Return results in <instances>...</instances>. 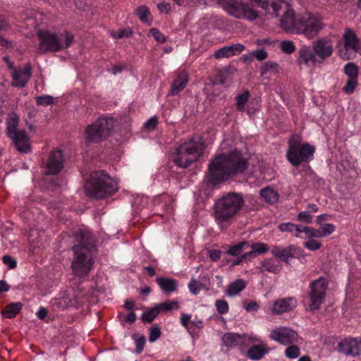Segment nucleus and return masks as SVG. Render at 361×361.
<instances>
[{"mask_svg":"<svg viewBox=\"0 0 361 361\" xmlns=\"http://www.w3.org/2000/svg\"><path fill=\"white\" fill-rule=\"evenodd\" d=\"M285 355L290 359L297 358L300 355V349L296 345H290L286 349Z\"/></svg>","mask_w":361,"mask_h":361,"instance_id":"obj_49","label":"nucleus"},{"mask_svg":"<svg viewBox=\"0 0 361 361\" xmlns=\"http://www.w3.org/2000/svg\"><path fill=\"white\" fill-rule=\"evenodd\" d=\"M253 6H257L262 8L266 12L272 16L277 17L281 9L283 2L280 0H250Z\"/></svg>","mask_w":361,"mask_h":361,"instance_id":"obj_21","label":"nucleus"},{"mask_svg":"<svg viewBox=\"0 0 361 361\" xmlns=\"http://www.w3.org/2000/svg\"><path fill=\"white\" fill-rule=\"evenodd\" d=\"M133 339L135 344V352L137 354H140L144 348L145 344V337L142 335H134Z\"/></svg>","mask_w":361,"mask_h":361,"instance_id":"obj_45","label":"nucleus"},{"mask_svg":"<svg viewBox=\"0 0 361 361\" xmlns=\"http://www.w3.org/2000/svg\"><path fill=\"white\" fill-rule=\"evenodd\" d=\"M76 236L79 243L73 247L74 257L71 268L74 275L80 279L87 276L92 269L94 241L89 231H79Z\"/></svg>","mask_w":361,"mask_h":361,"instance_id":"obj_1","label":"nucleus"},{"mask_svg":"<svg viewBox=\"0 0 361 361\" xmlns=\"http://www.w3.org/2000/svg\"><path fill=\"white\" fill-rule=\"evenodd\" d=\"M188 289L193 295H197L202 290H205L199 280L192 278L188 283Z\"/></svg>","mask_w":361,"mask_h":361,"instance_id":"obj_40","label":"nucleus"},{"mask_svg":"<svg viewBox=\"0 0 361 361\" xmlns=\"http://www.w3.org/2000/svg\"><path fill=\"white\" fill-rule=\"evenodd\" d=\"M2 261L5 264L8 265L9 269H14L16 267V261L9 255H4L2 257Z\"/></svg>","mask_w":361,"mask_h":361,"instance_id":"obj_58","label":"nucleus"},{"mask_svg":"<svg viewBox=\"0 0 361 361\" xmlns=\"http://www.w3.org/2000/svg\"><path fill=\"white\" fill-rule=\"evenodd\" d=\"M198 280L202 283L203 288H204L206 290H209L210 289L211 281L210 277L208 274L200 275Z\"/></svg>","mask_w":361,"mask_h":361,"instance_id":"obj_55","label":"nucleus"},{"mask_svg":"<svg viewBox=\"0 0 361 361\" xmlns=\"http://www.w3.org/2000/svg\"><path fill=\"white\" fill-rule=\"evenodd\" d=\"M176 166L180 168H185L192 162V159H173Z\"/></svg>","mask_w":361,"mask_h":361,"instance_id":"obj_61","label":"nucleus"},{"mask_svg":"<svg viewBox=\"0 0 361 361\" xmlns=\"http://www.w3.org/2000/svg\"><path fill=\"white\" fill-rule=\"evenodd\" d=\"M298 63H304L307 66H315L318 63L313 49L307 45H302L298 50Z\"/></svg>","mask_w":361,"mask_h":361,"instance_id":"obj_24","label":"nucleus"},{"mask_svg":"<svg viewBox=\"0 0 361 361\" xmlns=\"http://www.w3.org/2000/svg\"><path fill=\"white\" fill-rule=\"evenodd\" d=\"M297 34L304 35L307 38L312 39L316 37L324 27L320 19L310 13L300 16Z\"/></svg>","mask_w":361,"mask_h":361,"instance_id":"obj_9","label":"nucleus"},{"mask_svg":"<svg viewBox=\"0 0 361 361\" xmlns=\"http://www.w3.org/2000/svg\"><path fill=\"white\" fill-rule=\"evenodd\" d=\"M262 268L270 273H277L281 270V266L279 262L272 259H267L262 262Z\"/></svg>","mask_w":361,"mask_h":361,"instance_id":"obj_34","label":"nucleus"},{"mask_svg":"<svg viewBox=\"0 0 361 361\" xmlns=\"http://www.w3.org/2000/svg\"><path fill=\"white\" fill-rule=\"evenodd\" d=\"M296 219L297 221L302 223L311 224L312 222L313 216L310 212L304 211L298 213Z\"/></svg>","mask_w":361,"mask_h":361,"instance_id":"obj_50","label":"nucleus"},{"mask_svg":"<svg viewBox=\"0 0 361 361\" xmlns=\"http://www.w3.org/2000/svg\"><path fill=\"white\" fill-rule=\"evenodd\" d=\"M319 231L318 234L319 238H324L328 236L335 231V226L332 224H324L317 228Z\"/></svg>","mask_w":361,"mask_h":361,"instance_id":"obj_42","label":"nucleus"},{"mask_svg":"<svg viewBox=\"0 0 361 361\" xmlns=\"http://www.w3.org/2000/svg\"><path fill=\"white\" fill-rule=\"evenodd\" d=\"M161 336L160 329L157 326H154L150 329L149 331V341L150 343H154Z\"/></svg>","mask_w":361,"mask_h":361,"instance_id":"obj_54","label":"nucleus"},{"mask_svg":"<svg viewBox=\"0 0 361 361\" xmlns=\"http://www.w3.org/2000/svg\"><path fill=\"white\" fill-rule=\"evenodd\" d=\"M245 308L247 312H257L259 310V305L256 302L251 301L245 306Z\"/></svg>","mask_w":361,"mask_h":361,"instance_id":"obj_64","label":"nucleus"},{"mask_svg":"<svg viewBox=\"0 0 361 361\" xmlns=\"http://www.w3.org/2000/svg\"><path fill=\"white\" fill-rule=\"evenodd\" d=\"M278 63L269 61L265 62L260 69L261 76H264L267 73L275 74L278 72Z\"/></svg>","mask_w":361,"mask_h":361,"instance_id":"obj_36","label":"nucleus"},{"mask_svg":"<svg viewBox=\"0 0 361 361\" xmlns=\"http://www.w3.org/2000/svg\"><path fill=\"white\" fill-rule=\"evenodd\" d=\"M156 281L161 289L164 292L172 293L177 288V282L173 279L157 278Z\"/></svg>","mask_w":361,"mask_h":361,"instance_id":"obj_28","label":"nucleus"},{"mask_svg":"<svg viewBox=\"0 0 361 361\" xmlns=\"http://www.w3.org/2000/svg\"><path fill=\"white\" fill-rule=\"evenodd\" d=\"M159 311L158 310L157 306L152 308L149 311L145 312L142 314V320L145 322H152L155 317L159 314Z\"/></svg>","mask_w":361,"mask_h":361,"instance_id":"obj_43","label":"nucleus"},{"mask_svg":"<svg viewBox=\"0 0 361 361\" xmlns=\"http://www.w3.org/2000/svg\"><path fill=\"white\" fill-rule=\"evenodd\" d=\"M302 140L298 135H292L288 141V149L286 158H310L315 152L314 146L309 143H301Z\"/></svg>","mask_w":361,"mask_h":361,"instance_id":"obj_10","label":"nucleus"},{"mask_svg":"<svg viewBox=\"0 0 361 361\" xmlns=\"http://www.w3.org/2000/svg\"><path fill=\"white\" fill-rule=\"evenodd\" d=\"M247 166V159H212L209 166L208 180L216 185L243 173Z\"/></svg>","mask_w":361,"mask_h":361,"instance_id":"obj_2","label":"nucleus"},{"mask_svg":"<svg viewBox=\"0 0 361 361\" xmlns=\"http://www.w3.org/2000/svg\"><path fill=\"white\" fill-rule=\"evenodd\" d=\"M328 286V281L322 277L311 282L309 293L310 308L311 310L314 311L319 309L326 297Z\"/></svg>","mask_w":361,"mask_h":361,"instance_id":"obj_11","label":"nucleus"},{"mask_svg":"<svg viewBox=\"0 0 361 361\" xmlns=\"http://www.w3.org/2000/svg\"><path fill=\"white\" fill-rule=\"evenodd\" d=\"M303 233L305 236L302 235L301 238L305 239H314V238H319L318 234L319 231L317 228H314L312 227L305 226L300 225L299 230V235Z\"/></svg>","mask_w":361,"mask_h":361,"instance_id":"obj_33","label":"nucleus"},{"mask_svg":"<svg viewBox=\"0 0 361 361\" xmlns=\"http://www.w3.org/2000/svg\"><path fill=\"white\" fill-rule=\"evenodd\" d=\"M249 96L250 93L246 90L243 94H238L236 97V108L238 111H243L244 109L245 105L248 101Z\"/></svg>","mask_w":361,"mask_h":361,"instance_id":"obj_41","label":"nucleus"},{"mask_svg":"<svg viewBox=\"0 0 361 361\" xmlns=\"http://www.w3.org/2000/svg\"><path fill=\"white\" fill-rule=\"evenodd\" d=\"M21 308L22 304L20 302H13L8 305L5 310L2 311V315L6 318H13Z\"/></svg>","mask_w":361,"mask_h":361,"instance_id":"obj_32","label":"nucleus"},{"mask_svg":"<svg viewBox=\"0 0 361 361\" xmlns=\"http://www.w3.org/2000/svg\"><path fill=\"white\" fill-rule=\"evenodd\" d=\"M32 75V66L27 63L23 68L14 69L12 72L13 85L18 87H24Z\"/></svg>","mask_w":361,"mask_h":361,"instance_id":"obj_20","label":"nucleus"},{"mask_svg":"<svg viewBox=\"0 0 361 361\" xmlns=\"http://www.w3.org/2000/svg\"><path fill=\"white\" fill-rule=\"evenodd\" d=\"M271 253L287 264L289 263L291 259H305L306 257V254H305L302 250L293 245L286 247L275 246L271 248Z\"/></svg>","mask_w":361,"mask_h":361,"instance_id":"obj_14","label":"nucleus"},{"mask_svg":"<svg viewBox=\"0 0 361 361\" xmlns=\"http://www.w3.org/2000/svg\"><path fill=\"white\" fill-rule=\"evenodd\" d=\"M150 33L156 41L161 43H163L166 41V37L159 30L156 28H152L150 30Z\"/></svg>","mask_w":361,"mask_h":361,"instance_id":"obj_56","label":"nucleus"},{"mask_svg":"<svg viewBox=\"0 0 361 361\" xmlns=\"http://www.w3.org/2000/svg\"><path fill=\"white\" fill-rule=\"evenodd\" d=\"M303 245L306 249L310 251H316L322 247V243L320 241L314 238L307 240L304 243Z\"/></svg>","mask_w":361,"mask_h":361,"instance_id":"obj_48","label":"nucleus"},{"mask_svg":"<svg viewBox=\"0 0 361 361\" xmlns=\"http://www.w3.org/2000/svg\"><path fill=\"white\" fill-rule=\"evenodd\" d=\"M215 307L219 314H224L228 312V304L224 300H217L215 302Z\"/></svg>","mask_w":361,"mask_h":361,"instance_id":"obj_52","label":"nucleus"},{"mask_svg":"<svg viewBox=\"0 0 361 361\" xmlns=\"http://www.w3.org/2000/svg\"><path fill=\"white\" fill-rule=\"evenodd\" d=\"M312 49L318 63H322L333 54V45L330 40L320 38L313 42Z\"/></svg>","mask_w":361,"mask_h":361,"instance_id":"obj_17","label":"nucleus"},{"mask_svg":"<svg viewBox=\"0 0 361 361\" xmlns=\"http://www.w3.org/2000/svg\"><path fill=\"white\" fill-rule=\"evenodd\" d=\"M136 14L142 22H147V17L150 16L149 8L145 6H140L136 10Z\"/></svg>","mask_w":361,"mask_h":361,"instance_id":"obj_46","label":"nucleus"},{"mask_svg":"<svg viewBox=\"0 0 361 361\" xmlns=\"http://www.w3.org/2000/svg\"><path fill=\"white\" fill-rule=\"evenodd\" d=\"M245 49L241 44H234L230 46H224L217 49L214 56L216 59L229 58L240 54Z\"/></svg>","mask_w":361,"mask_h":361,"instance_id":"obj_25","label":"nucleus"},{"mask_svg":"<svg viewBox=\"0 0 361 361\" xmlns=\"http://www.w3.org/2000/svg\"><path fill=\"white\" fill-rule=\"evenodd\" d=\"M280 48L283 53L287 54H293L295 51L294 43L288 40L281 42Z\"/></svg>","mask_w":361,"mask_h":361,"instance_id":"obj_47","label":"nucleus"},{"mask_svg":"<svg viewBox=\"0 0 361 361\" xmlns=\"http://www.w3.org/2000/svg\"><path fill=\"white\" fill-rule=\"evenodd\" d=\"M269 337L271 340L283 345L298 343L299 338L295 331L284 326L276 327L271 330Z\"/></svg>","mask_w":361,"mask_h":361,"instance_id":"obj_15","label":"nucleus"},{"mask_svg":"<svg viewBox=\"0 0 361 361\" xmlns=\"http://www.w3.org/2000/svg\"><path fill=\"white\" fill-rule=\"evenodd\" d=\"M159 312L178 310L179 304L174 300H168L164 302H160L157 305Z\"/></svg>","mask_w":361,"mask_h":361,"instance_id":"obj_37","label":"nucleus"},{"mask_svg":"<svg viewBox=\"0 0 361 361\" xmlns=\"http://www.w3.org/2000/svg\"><path fill=\"white\" fill-rule=\"evenodd\" d=\"M248 243L246 241L240 242L235 245L230 247L227 251V254L231 256H238L241 253L245 247H248Z\"/></svg>","mask_w":361,"mask_h":361,"instance_id":"obj_39","label":"nucleus"},{"mask_svg":"<svg viewBox=\"0 0 361 361\" xmlns=\"http://www.w3.org/2000/svg\"><path fill=\"white\" fill-rule=\"evenodd\" d=\"M300 16L296 17L292 9H287L281 18V26L286 32L297 34Z\"/></svg>","mask_w":361,"mask_h":361,"instance_id":"obj_23","label":"nucleus"},{"mask_svg":"<svg viewBox=\"0 0 361 361\" xmlns=\"http://www.w3.org/2000/svg\"><path fill=\"white\" fill-rule=\"evenodd\" d=\"M188 82V76L185 71H180L174 82H173L169 96H174L178 94L186 86Z\"/></svg>","mask_w":361,"mask_h":361,"instance_id":"obj_26","label":"nucleus"},{"mask_svg":"<svg viewBox=\"0 0 361 361\" xmlns=\"http://www.w3.org/2000/svg\"><path fill=\"white\" fill-rule=\"evenodd\" d=\"M300 225H297L293 223L287 222L282 223L278 226L279 231L281 232H288L292 233L294 236L297 238H302L301 235H299Z\"/></svg>","mask_w":361,"mask_h":361,"instance_id":"obj_31","label":"nucleus"},{"mask_svg":"<svg viewBox=\"0 0 361 361\" xmlns=\"http://www.w3.org/2000/svg\"><path fill=\"white\" fill-rule=\"evenodd\" d=\"M115 127L113 118H99L85 130V140L88 142H99L106 139Z\"/></svg>","mask_w":361,"mask_h":361,"instance_id":"obj_7","label":"nucleus"},{"mask_svg":"<svg viewBox=\"0 0 361 361\" xmlns=\"http://www.w3.org/2000/svg\"><path fill=\"white\" fill-rule=\"evenodd\" d=\"M19 118L15 113L8 114L6 118V132L13 140L16 149L22 153H27L30 150L29 137L24 130H18Z\"/></svg>","mask_w":361,"mask_h":361,"instance_id":"obj_6","label":"nucleus"},{"mask_svg":"<svg viewBox=\"0 0 361 361\" xmlns=\"http://www.w3.org/2000/svg\"><path fill=\"white\" fill-rule=\"evenodd\" d=\"M126 68V66L125 64H116L114 65L109 71L112 74L116 75L123 71Z\"/></svg>","mask_w":361,"mask_h":361,"instance_id":"obj_63","label":"nucleus"},{"mask_svg":"<svg viewBox=\"0 0 361 361\" xmlns=\"http://www.w3.org/2000/svg\"><path fill=\"white\" fill-rule=\"evenodd\" d=\"M339 352L352 356L361 355V338H348L338 344Z\"/></svg>","mask_w":361,"mask_h":361,"instance_id":"obj_19","label":"nucleus"},{"mask_svg":"<svg viewBox=\"0 0 361 361\" xmlns=\"http://www.w3.org/2000/svg\"><path fill=\"white\" fill-rule=\"evenodd\" d=\"M357 84V79L348 78L345 85L343 87V91L346 94H351L354 92Z\"/></svg>","mask_w":361,"mask_h":361,"instance_id":"obj_44","label":"nucleus"},{"mask_svg":"<svg viewBox=\"0 0 361 361\" xmlns=\"http://www.w3.org/2000/svg\"><path fill=\"white\" fill-rule=\"evenodd\" d=\"M157 123H158V120H157V117H152L147 122H145V127L147 129L152 130L155 128Z\"/></svg>","mask_w":361,"mask_h":361,"instance_id":"obj_59","label":"nucleus"},{"mask_svg":"<svg viewBox=\"0 0 361 361\" xmlns=\"http://www.w3.org/2000/svg\"><path fill=\"white\" fill-rule=\"evenodd\" d=\"M246 287V282L243 279H238L231 283L226 290L227 295L233 297L238 295Z\"/></svg>","mask_w":361,"mask_h":361,"instance_id":"obj_29","label":"nucleus"},{"mask_svg":"<svg viewBox=\"0 0 361 361\" xmlns=\"http://www.w3.org/2000/svg\"><path fill=\"white\" fill-rule=\"evenodd\" d=\"M206 145L200 136L191 138L189 141L184 142L178 146L176 149L177 155L182 157L183 155H192L199 158L204 156Z\"/></svg>","mask_w":361,"mask_h":361,"instance_id":"obj_13","label":"nucleus"},{"mask_svg":"<svg viewBox=\"0 0 361 361\" xmlns=\"http://www.w3.org/2000/svg\"><path fill=\"white\" fill-rule=\"evenodd\" d=\"M249 334H235L232 332L226 333L221 338L223 345L227 349L231 350L237 346H239L242 350L245 348L247 342V337H249Z\"/></svg>","mask_w":361,"mask_h":361,"instance_id":"obj_18","label":"nucleus"},{"mask_svg":"<svg viewBox=\"0 0 361 361\" xmlns=\"http://www.w3.org/2000/svg\"><path fill=\"white\" fill-rule=\"evenodd\" d=\"M118 190V183L104 171H95L90 174L85 185L86 193L96 198H104Z\"/></svg>","mask_w":361,"mask_h":361,"instance_id":"obj_4","label":"nucleus"},{"mask_svg":"<svg viewBox=\"0 0 361 361\" xmlns=\"http://www.w3.org/2000/svg\"><path fill=\"white\" fill-rule=\"evenodd\" d=\"M44 165V173L47 174H55L63 168L62 159H47Z\"/></svg>","mask_w":361,"mask_h":361,"instance_id":"obj_27","label":"nucleus"},{"mask_svg":"<svg viewBox=\"0 0 361 361\" xmlns=\"http://www.w3.org/2000/svg\"><path fill=\"white\" fill-rule=\"evenodd\" d=\"M358 66L354 63H348L344 67V73L349 78L357 79Z\"/></svg>","mask_w":361,"mask_h":361,"instance_id":"obj_38","label":"nucleus"},{"mask_svg":"<svg viewBox=\"0 0 361 361\" xmlns=\"http://www.w3.org/2000/svg\"><path fill=\"white\" fill-rule=\"evenodd\" d=\"M209 256L212 261H217L221 258V251L219 250H211L209 251Z\"/></svg>","mask_w":361,"mask_h":361,"instance_id":"obj_60","label":"nucleus"},{"mask_svg":"<svg viewBox=\"0 0 361 361\" xmlns=\"http://www.w3.org/2000/svg\"><path fill=\"white\" fill-rule=\"evenodd\" d=\"M37 105L48 106L54 103V97L50 95H43L36 97Z\"/></svg>","mask_w":361,"mask_h":361,"instance_id":"obj_51","label":"nucleus"},{"mask_svg":"<svg viewBox=\"0 0 361 361\" xmlns=\"http://www.w3.org/2000/svg\"><path fill=\"white\" fill-rule=\"evenodd\" d=\"M214 158L222 159V158H242V153L238 149H233L230 152L229 154L221 153L215 156Z\"/></svg>","mask_w":361,"mask_h":361,"instance_id":"obj_53","label":"nucleus"},{"mask_svg":"<svg viewBox=\"0 0 361 361\" xmlns=\"http://www.w3.org/2000/svg\"><path fill=\"white\" fill-rule=\"evenodd\" d=\"M252 56L254 59H257L258 61H264L268 57V54L264 49H257L252 51Z\"/></svg>","mask_w":361,"mask_h":361,"instance_id":"obj_57","label":"nucleus"},{"mask_svg":"<svg viewBox=\"0 0 361 361\" xmlns=\"http://www.w3.org/2000/svg\"><path fill=\"white\" fill-rule=\"evenodd\" d=\"M297 305L298 302L295 298L288 297L277 300L270 307L273 314H280L292 310Z\"/></svg>","mask_w":361,"mask_h":361,"instance_id":"obj_22","label":"nucleus"},{"mask_svg":"<svg viewBox=\"0 0 361 361\" xmlns=\"http://www.w3.org/2000/svg\"><path fill=\"white\" fill-rule=\"evenodd\" d=\"M243 204L240 195L231 192L218 200L214 205V217L215 222L221 229L233 218Z\"/></svg>","mask_w":361,"mask_h":361,"instance_id":"obj_3","label":"nucleus"},{"mask_svg":"<svg viewBox=\"0 0 361 361\" xmlns=\"http://www.w3.org/2000/svg\"><path fill=\"white\" fill-rule=\"evenodd\" d=\"M344 44L338 50V55L344 60L350 59L351 54L355 50H359V39L355 32L347 29L343 34Z\"/></svg>","mask_w":361,"mask_h":361,"instance_id":"obj_16","label":"nucleus"},{"mask_svg":"<svg viewBox=\"0 0 361 361\" xmlns=\"http://www.w3.org/2000/svg\"><path fill=\"white\" fill-rule=\"evenodd\" d=\"M39 43L38 50L41 53L59 51L68 48L73 41V36L68 32L56 35L50 31H38Z\"/></svg>","mask_w":361,"mask_h":361,"instance_id":"obj_5","label":"nucleus"},{"mask_svg":"<svg viewBox=\"0 0 361 361\" xmlns=\"http://www.w3.org/2000/svg\"><path fill=\"white\" fill-rule=\"evenodd\" d=\"M260 195L265 202L269 204H274L278 202L279 194L274 189L266 188L260 190Z\"/></svg>","mask_w":361,"mask_h":361,"instance_id":"obj_30","label":"nucleus"},{"mask_svg":"<svg viewBox=\"0 0 361 361\" xmlns=\"http://www.w3.org/2000/svg\"><path fill=\"white\" fill-rule=\"evenodd\" d=\"M217 4L230 16L253 20L259 16L256 11L241 0H217Z\"/></svg>","mask_w":361,"mask_h":361,"instance_id":"obj_8","label":"nucleus"},{"mask_svg":"<svg viewBox=\"0 0 361 361\" xmlns=\"http://www.w3.org/2000/svg\"><path fill=\"white\" fill-rule=\"evenodd\" d=\"M251 252H246L243 257H247L253 254H264L269 250L268 245L263 243H254L250 245Z\"/></svg>","mask_w":361,"mask_h":361,"instance_id":"obj_35","label":"nucleus"},{"mask_svg":"<svg viewBox=\"0 0 361 361\" xmlns=\"http://www.w3.org/2000/svg\"><path fill=\"white\" fill-rule=\"evenodd\" d=\"M190 319L191 315L189 314L182 313L180 317L181 324L186 329L188 328V324Z\"/></svg>","mask_w":361,"mask_h":361,"instance_id":"obj_62","label":"nucleus"},{"mask_svg":"<svg viewBox=\"0 0 361 361\" xmlns=\"http://www.w3.org/2000/svg\"><path fill=\"white\" fill-rule=\"evenodd\" d=\"M247 340L245 348L250 346L245 355L248 359L257 361L269 353L268 345L259 336L250 334Z\"/></svg>","mask_w":361,"mask_h":361,"instance_id":"obj_12","label":"nucleus"}]
</instances>
